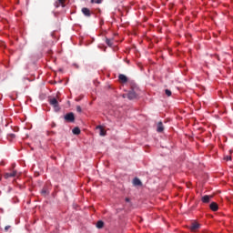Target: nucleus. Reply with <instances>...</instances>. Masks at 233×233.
I'll return each instance as SVG.
<instances>
[{"mask_svg":"<svg viewBox=\"0 0 233 233\" xmlns=\"http://www.w3.org/2000/svg\"><path fill=\"white\" fill-rule=\"evenodd\" d=\"M65 121H66V123H74V121H76V116H74V113H67L65 116Z\"/></svg>","mask_w":233,"mask_h":233,"instance_id":"nucleus-1","label":"nucleus"},{"mask_svg":"<svg viewBox=\"0 0 233 233\" xmlns=\"http://www.w3.org/2000/svg\"><path fill=\"white\" fill-rule=\"evenodd\" d=\"M49 104L51 105V106H54L56 112H58V110H59V102L57 101L56 98H50L49 99Z\"/></svg>","mask_w":233,"mask_h":233,"instance_id":"nucleus-2","label":"nucleus"},{"mask_svg":"<svg viewBox=\"0 0 233 233\" xmlns=\"http://www.w3.org/2000/svg\"><path fill=\"white\" fill-rule=\"evenodd\" d=\"M137 92H136V90L131 89L127 94V97L132 101V99H137Z\"/></svg>","mask_w":233,"mask_h":233,"instance_id":"nucleus-3","label":"nucleus"},{"mask_svg":"<svg viewBox=\"0 0 233 233\" xmlns=\"http://www.w3.org/2000/svg\"><path fill=\"white\" fill-rule=\"evenodd\" d=\"M189 228H190L191 232H198V230H199V228H201V224H199L198 222H193Z\"/></svg>","mask_w":233,"mask_h":233,"instance_id":"nucleus-4","label":"nucleus"},{"mask_svg":"<svg viewBox=\"0 0 233 233\" xmlns=\"http://www.w3.org/2000/svg\"><path fill=\"white\" fill-rule=\"evenodd\" d=\"M15 176H17V171L14 170L13 172L11 173H5L4 174V177L5 179H8L10 177H15Z\"/></svg>","mask_w":233,"mask_h":233,"instance_id":"nucleus-5","label":"nucleus"},{"mask_svg":"<svg viewBox=\"0 0 233 233\" xmlns=\"http://www.w3.org/2000/svg\"><path fill=\"white\" fill-rule=\"evenodd\" d=\"M210 210H212L213 212H218V210H219V207L218 206V203L216 202H212L209 205Z\"/></svg>","mask_w":233,"mask_h":233,"instance_id":"nucleus-6","label":"nucleus"},{"mask_svg":"<svg viewBox=\"0 0 233 233\" xmlns=\"http://www.w3.org/2000/svg\"><path fill=\"white\" fill-rule=\"evenodd\" d=\"M65 3H66V0H57L55 4V6L56 8H59V6H62L63 8H65Z\"/></svg>","mask_w":233,"mask_h":233,"instance_id":"nucleus-7","label":"nucleus"},{"mask_svg":"<svg viewBox=\"0 0 233 233\" xmlns=\"http://www.w3.org/2000/svg\"><path fill=\"white\" fill-rule=\"evenodd\" d=\"M210 199H212V196L205 195L202 197L201 201L203 203H210Z\"/></svg>","mask_w":233,"mask_h":233,"instance_id":"nucleus-8","label":"nucleus"},{"mask_svg":"<svg viewBox=\"0 0 233 233\" xmlns=\"http://www.w3.org/2000/svg\"><path fill=\"white\" fill-rule=\"evenodd\" d=\"M82 13L84 14V15H86V17H90V15H92V14L90 13V9L86 7L82 8Z\"/></svg>","mask_w":233,"mask_h":233,"instance_id":"nucleus-9","label":"nucleus"},{"mask_svg":"<svg viewBox=\"0 0 233 233\" xmlns=\"http://www.w3.org/2000/svg\"><path fill=\"white\" fill-rule=\"evenodd\" d=\"M133 185L135 187H141L143 184L141 183V180L137 177L133 179Z\"/></svg>","mask_w":233,"mask_h":233,"instance_id":"nucleus-10","label":"nucleus"},{"mask_svg":"<svg viewBox=\"0 0 233 233\" xmlns=\"http://www.w3.org/2000/svg\"><path fill=\"white\" fill-rule=\"evenodd\" d=\"M48 194H50L48 188L46 187H43V189L41 190V195L44 196V198H46Z\"/></svg>","mask_w":233,"mask_h":233,"instance_id":"nucleus-11","label":"nucleus"},{"mask_svg":"<svg viewBox=\"0 0 233 233\" xmlns=\"http://www.w3.org/2000/svg\"><path fill=\"white\" fill-rule=\"evenodd\" d=\"M118 79L121 81V83H127L128 81V78L125 75H119Z\"/></svg>","mask_w":233,"mask_h":233,"instance_id":"nucleus-12","label":"nucleus"},{"mask_svg":"<svg viewBox=\"0 0 233 233\" xmlns=\"http://www.w3.org/2000/svg\"><path fill=\"white\" fill-rule=\"evenodd\" d=\"M96 128H98L100 130V132H99L100 136H106V131L105 130V128H103V127L97 126Z\"/></svg>","mask_w":233,"mask_h":233,"instance_id":"nucleus-13","label":"nucleus"},{"mask_svg":"<svg viewBox=\"0 0 233 233\" xmlns=\"http://www.w3.org/2000/svg\"><path fill=\"white\" fill-rule=\"evenodd\" d=\"M163 130H165V128L163 127V122H158L157 131L163 132Z\"/></svg>","mask_w":233,"mask_h":233,"instance_id":"nucleus-14","label":"nucleus"},{"mask_svg":"<svg viewBox=\"0 0 233 233\" xmlns=\"http://www.w3.org/2000/svg\"><path fill=\"white\" fill-rule=\"evenodd\" d=\"M103 227H105V222H103V220H98L96 222V228H103Z\"/></svg>","mask_w":233,"mask_h":233,"instance_id":"nucleus-15","label":"nucleus"},{"mask_svg":"<svg viewBox=\"0 0 233 233\" xmlns=\"http://www.w3.org/2000/svg\"><path fill=\"white\" fill-rule=\"evenodd\" d=\"M73 134H75V136H79V134H81V129H79V127H75L73 129Z\"/></svg>","mask_w":233,"mask_h":233,"instance_id":"nucleus-16","label":"nucleus"},{"mask_svg":"<svg viewBox=\"0 0 233 233\" xmlns=\"http://www.w3.org/2000/svg\"><path fill=\"white\" fill-rule=\"evenodd\" d=\"M106 43L108 46H112V45H114L113 40L108 38L106 39Z\"/></svg>","mask_w":233,"mask_h":233,"instance_id":"nucleus-17","label":"nucleus"},{"mask_svg":"<svg viewBox=\"0 0 233 233\" xmlns=\"http://www.w3.org/2000/svg\"><path fill=\"white\" fill-rule=\"evenodd\" d=\"M165 94L166 96H167V97H170V96H172V91H170L169 89H166Z\"/></svg>","mask_w":233,"mask_h":233,"instance_id":"nucleus-18","label":"nucleus"},{"mask_svg":"<svg viewBox=\"0 0 233 233\" xmlns=\"http://www.w3.org/2000/svg\"><path fill=\"white\" fill-rule=\"evenodd\" d=\"M91 3H96V5H101V3H103V0H91Z\"/></svg>","mask_w":233,"mask_h":233,"instance_id":"nucleus-19","label":"nucleus"},{"mask_svg":"<svg viewBox=\"0 0 233 233\" xmlns=\"http://www.w3.org/2000/svg\"><path fill=\"white\" fill-rule=\"evenodd\" d=\"M8 137L11 139H15V134H9Z\"/></svg>","mask_w":233,"mask_h":233,"instance_id":"nucleus-20","label":"nucleus"},{"mask_svg":"<svg viewBox=\"0 0 233 233\" xmlns=\"http://www.w3.org/2000/svg\"><path fill=\"white\" fill-rule=\"evenodd\" d=\"M76 112H79V113L82 112V109H81L80 106H76Z\"/></svg>","mask_w":233,"mask_h":233,"instance_id":"nucleus-21","label":"nucleus"},{"mask_svg":"<svg viewBox=\"0 0 233 233\" xmlns=\"http://www.w3.org/2000/svg\"><path fill=\"white\" fill-rule=\"evenodd\" d=\"M231 159H232V157H228H228H225V160H226V161H230Z\"/></svg>","mask_w":233,"mask_h":233,"instance_id":"nucleus-22","label":"nucleus"},{"mask_svg":"<svg viewBox=\"0 0 233 233\" xmlns=\"http://www.w3.org/2000/svg\"><path fill=\"white\" fill-rule=\"evenodd\" d=\"M126 201H127V203H130V198H126Z\"/></svg>","mask_w":233,"mask_h":233,"instance_id":"nucleus-23","label":"nucleus"},{"mask_svg":"<svg viewBox=\"0 0 233 233\" xmlns=\"http://www.w3.org/2000/svg\"><path fill=\"white\" fill-rule=\"evenodd\" d=\"M8 228H10V226H6V227L5 228V230H8Z\"/></svg>","mask_w":233,"mask_h":233,"instance_id":"nucleus-24","label":"nucleus"},{"mask_svg":"<svg viewBox=\"0 0 233 233\" xmlns=\"http://www.w3.org/2000/svg\"><path fill=\"white\" fill-rule=\"evenodd\" d=\"M123 97H127V95H123Z\"/></svg>","mask_w":233,"mask_h":233,"instance_id":"nucleus-25","label":"nucleus"}]
</instances>
